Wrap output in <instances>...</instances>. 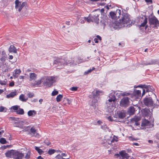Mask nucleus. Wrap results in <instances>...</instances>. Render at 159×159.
I'll return each instance as SVG.
<instances>
[{"instance_id": "nucleus-1", "label": "nucleus", "mask_w": 159, "mask_h": 159, "mask_svg": "<svg viewBox=\"0 0 159 159\" xmlns=\"http://www.w3.org/2000/svg\"><path fill=\"white\" fill-rule=\"evenodd\" d=\"M131 22L129 15L127 13H125L122 15V17L120 20V22H115V24L117 26L115 28H116L125 27H130L132 25Z\"/></svg>"}, {"instance_id": "nucleus-2", "label": "nucleus", "mask_w": 159, "mask_h": 159, "mask_svg": "<svg viewBox=\"0 0 159 159\" xmlns=\"http://www.w3.org/2000/svg\"><path fill=\"white\" fill-rule=\"evenodd\" d=\"M43 77L44 78V79H43V84L44 86L47 87H50L52 86L56 80V77L53 76H44Z\"/></svg>"}, {"instance_id": "nucleus-3", "label": "nucleus", "mask_w": 159, "mask_h": 159, "mask_svg": "<svg viewBox=\"0 0 159 159\" xmlns=\"http://www.w3.org/2000/svg\"><path fill=\"white\" fill-rule=\"evenodd\" d=\"M103 94L102 91L96 90L95 92V94L93 95V98L92 100V103L91 106L94 108L95 110H97L98 109V104L97 103V97L98 96L102 95Z\"/></svg>"}, {"instance_id": "nucleus-4", "label": "nucleus", "mask_w": 159, "mask_h": 159, "mask_svg": "<svg viewBox=\"0 0 159 159\" xmlns=\"http://www.w3.org/2000/svg\"><path fill=\"white\" fill-rule=\"evenodd\" d=\"M143 102L145 105L148 106H153L154 107L156 106L159 107V102L158 99L156 100V103H154L153 102L151 97L145 98L143 100Z\"/></svg>"}, {"instance_id": "nucleus-5", "label": "nucleus", "mask_w": 159, "mask_h": 159, "mask_svg": "<svg viewBox=\"0 0 159 159\" xmlns=\"http://www.w3.org/2000/svg\"><path fill=\"white\" fill-rule=\"evenodd\" d=\"M149 23L150 25L154 28L157 29L159 26V22L155 16L149 18Z\"/></svg>"}, {"instance_id": "nucleus-6", "label": "nucleus", "mask_w": 159, "mask_h": 159, "mask_svg": "<svg viewBox=\"0 0 159 159\" xmlns=\"http://www.w3.org/2000/svg\"><path fill=\"white\" fill-rule=\"evenodd\" d=\"M54 64H58V65H63L64 66L66 65L70 62L69 61H67L65 59L62 58H55L53 62Z\"/></svg>"}, {"instance_id": "nucleus-7", "label": "nucleus", "mask_w": 159, "mask_h": 159, "mask_svg": "<svg viewBox=\"0 0 159 159\" xmlns=\"http://www.w3.org/2000/svg\"><path fill=\"white\" fill-rule=\"evenodd\" d=\"M120 92V91L118 90L116 91H112L109 94V98L108 101L110 102H114L116 100L115 96H117L118 94Z\"/></svg>"}, {"instance_id": "nucleus-8", "label": "nucleus", "mask_w": 159, "mask_h": 159, "mask_svg": "<svg viewBox=\"0 0 159 159\" xmlns=\"http://www.w3.org/2000/svg\"><path fill=\"white\" fill-rule=\"evenodd\" d=\"M11 109L14 110V112H16V114L19 115H22L24 114V111L23 109L20 108V106L15 105L12 106Z\"/></svg>"}, {"instance_id": "nucleus-9", "label": "nucleus", "mask_w": 159, "mask_h": 159, "mask_svg": "<svg viewBox=\"0 0 159 159\" xmlns=\"http://www.w3.org/2000/svg\"><path fill=\"white\" fill-rule=\"evenodd\" d=\"M15 7L16 9H18V11H20L22 8L25 6L26 3L23 2L21 3V2H20L19 0H16L15 2Z\"/></svg>"}, {"instance_id": "nucleus-10", "label": "nucleus", "mask_w": 159, "mask_h": 159, "mask_svg": "<svg viewBox=\"0 0 159 159\" xmlns=\"http://www.w3.org/2000/svg\"><path fill=\"white\" fill-rule=\"evenodd\" d=\"M129 103V98L128 97H124L122 98L120 102L121 107H126L127 106Z\"/></svg>"}, {"instance_id": "nucleus-11", "label": "nucleus", "mask_w": 159, "mask_h": 159, "mask_svg": "<svg viewBox=\"0 0 159 159\" xmlns=\"http://www.w3.org/2000/svg\"><path fill=\"white\" fill-rule=\"evenodd\" d=\"M120 155L123 158H126L127 159H131V158H129L130 157L129 155V154L125 152V151H122L119 152V154H116L115 155L117 157H120Z\"/></svg>"}, {"instance_id": "nucleus-12", "label": "nucleus", "mask_w": 159, "mask_h": 159, "mask_svg": "<svg viewBox=\"0 0 159 159\" xmlns=\"http://www.w3.org/2000/svg\"><path fill=\"white\" fill-rule=\"evenodd\" d=\"M90 16L91 17V20L92 22H94L97 23H98L99 18L98 17L99 15L98 14L93 13L90 14Z\"/></svg>"}, {"instance_id": "nucleus-13", "label": "nucleus", "mask_w": 159, "mask_h": 159, "mask_svg": "<svg viewBox=\"0 0 159 159\" xmlns=\"http://www.w3.org/2000/svg\"><path fill=\"white\" fill-rule=\"evenodd\" d=\"M23 154L17 151H15L13 157L14 159H22L24 156Z\"/></svg>"}, {"instance_id": "nucleus-14", "label": "nucleus", "mask_w": 159, "mask_h": 159, "mask_svg": "<svg viewBox=\"0 0 159 159\" xmlns=\"http://www.w3.org/2000/svg\"><path fill=\"white\" fill-rule=\"evenodd\" d=\"M140 87H143L145 89H143L142 95H143L145 94V91L148 92V91H151V90H152V88H153V87L150 85H141Z\"/></svg>"}, {"instance_id": "nucleus-15", "label": "nucleus", "mask_w": 159, "mask_h": 159, "mask_svg": "<svg viewBox=\"0 0 159 159\" xmlns=\"http://www.w3.org/2000/svg\"><path fill=\"white\" fill-rule=\"evenodd\" d=\"M30 134H32L33 136L39 137V134L37 133V130L35 129L34 127H32L30 129Z\"/></svg>"}, {"instance_id": "nucleus-16", "label": "nucleus", "mask_w": 159, "mask_h": 159, "mask_svg": "<svg viewBox=\"0 0 159 159\" xmlns=\"http://www.w3.org/2000/svg\"><path fill=\"white\" fill-rule=\"evenodd\" d=\"M44 78L42 77L41 79L37 80L35 81L34 83L32 84V85L34 87L36 86H39V85L41 84L43 82V79H44Z\"/></svg>"}, {"instance_id": "nucleus-17", "label": "nucleus", "mask_w": 159, "mask_h": 159, "mask_svg": "<svg viewBox=\"0 0 159 159\" xmlns=\"http://www.w3.org/2000/svg\"><path fill=\"white\" fill-rule=\"evenodd\" d=\"M14 152L15 151L13 150L8 151L5 153V156L7 157L13 158Z\"/></svg>"}, {"instance_id": "nucleus-18", "label": "nucleus", "mask_w": 159, "mask_h": 159, "mask_svg": "<svg viewBox=\"0 0 159 159\" xmlns=\"http://www.w3.org/2000/svg\"><path fill=\"white\" fill-rule=\"evenodd\" d=\"M120 10L119 9L117 10L116 14L114 12H111L110 13V15L111 16V17L112 19H115L116 18V16L118 14L120 15Z\"/></svg>"}, {"instance_id": "nucleus-19", "label": "nucleus", "mask_w": 159, "mask_h": 159, "mask_svg": "<svg viewBox=\"0 0 159 159\" xmlns=\"http://www.w3.org/2000/svg\"><path fill=\"white\" fill-rule=\"evenodd\" d=\"M24 122L23 121H21L19 122H15L14 124V126L16 127H19L21 129L23 128Z\"/></svg>"}, {"instance_id": "nucleus-20", "label": "nucleus", "mask_w": 159, "mask_h": 159, "mask_svg": "<svg viewBox=\"0 0 159 159\" xmlns=\"http://www.w3.org/2000/svg\"><path fill=\"white\" fill-rule=\"evenodd\" d=\"M144 20L143 22L139 26L140 28L141 27H145V29H146L148 26L147 25H146L148 22V19L146 16H144Z\"/></svg>"}, {"instance_id": "nucleus-21", "label": "nucleus", "mask_w": 159, "mask_h": 159, "mask_svg": "<svg viewBox=\"0 0 159 159\" xmlns=\"http://www.w3.org/2000/svg\"><path fill=\"white\" fill-rule=\"evenodd\" d=\"M17 92L16 90L14 91L11 92L9 94L6 95V98H12L17 95Z\"/></svg>"}, {"instance_id": "nucleus-22", "label": "nucleus", "mask_w": 159, "mask_h": 159, "mask_svg": "<svg viewBox=\"0 0 159 159\" xmlns=\"http://www.w3.org/2000/svg\"><path fill=\"white\" fill-rule=\"evenodd\" d=\"M30 80L32 81V80H35L37 78V75L34 73H30Z\"/></svg>"}, {"instance_id": "nucleus-23", "label": "nucleus", "mask_w": 159, "mask_h": 159, "mask_svg": "<svg viewBox=\"0 0 159 159\" xmlns=\"http://www.w3.org/2000/svg\"><path fill=\"white\" fill-rule=\"evenodd\" d=\"M10 52H13L16 53L17 52V49L13 45H11L8 49Z\"/></svg>"}, {"instance_id": "nucleus-24", "label": "nucleus", "mask_w": 159, "mask_h": 159, "mask_svg": "<svg viewBox=\"0 0 159 159\" xmlns=\"http://www.w3.org/2000/svg\"><path fill=\"white\" fill-rule=\"evenodd\" d=\"M21 73V70L20 69H16L14 70L13 74V76L15 78H17Z\"/></svg>"}, {"instance_id": "nucleus-25", "label": "nucleus", "mask_w": 159, "mask_h": 159, "mask_svg": "<svg viewBox=\"0 0 159 159\" xmlns=\"http://www.w3.org/2000/svg\"><path fill=\"white\" fill-rule=\"evenodd\" d=\"M140 120V117L135 116L131 119L130 122L131 124H133L134 122L139 121Z\"/></svg>"}, {"instance_id": "nucleus-26", "label": "nucleus", "mask_w": 159, "mask_h": 159, "mask_svg": "<svg viewBox=\"0 0 159 159\" xmlns=\"http://www.w3.org/2000/svg\"><path fill=\"white\" fill-rule=\"evenodd\" d=\"M149 65H154L157 64V61L156 60L152 59L150 60L147 61Z\"/></svg>"}, {"instance_id": "nucleus-27", "label": "nucleus", "mask_w": 159, "mask_h": 159, "mask_svg": "<svg viewBox=\"0 0 159 159\" xmlns=\"http://www.w3.org/2000/svg\"><path fill=\"white\" fill-rule=\"evenodd\" d=\"M120 92H119L118 95L117 96V97L118 98H119L120 97V96H128L130 94V93H128L126 92H124L123 93H121V92H122V91H120Z\"/></svg>"}, {"instance_id": "nucleus-28", "label": "nucleus", "mask_w": 159, "mask_h": 159, "mask_svg": "<svg viewBox=\"0 0 159 159\" xmlns=\"http://www.w3.org/2000/svg\"><path fill=\"white\" fill-rule=\"evenodd\" d=\"M135 111V109L134 107H130L128 110V112L130 115H133L134 114Z\"/></svg>"}, {"instance_id": "nucleus-29", "label": "nucleus", "mask_w": 159, "mask_h": 159, "mask_svg": "<svg viewBox=\"0 0 159 159\" xmlns=\"http://www.w3.org/2000/svg\"><path fill=\"white\" fill-rule=\"evenodd\" d=\"M19 99L22 102H25L27 100V98H25V95L23 94H21L20 96Z\"/></svg>"}, {"instance_id": "nucleus-30", "label": "nucleus", "mask_w": 159, "mask_h": 159, "mask_svg": "<svg viewBox=\"0 0 159 159\" xmlns=\"http://www.w3.org/2000/svg\"><path fill=\"white\" fill-rule=\"evenodd\" d=\"M149 122L147 120H143L141 124V126H142L148 125L149 124Z\"/></svg>"}, {"instance_id": "nucleus-31", "label": "nucleus", "mask_w": 159, "mask_h": 159, "mask_svg": "<svg viewBox=\"0 0 159 159\" xmlns=\"http://www.w3.org/2000/svg\"><path fill=\"white\" fill-rule=\"evenodd\" d=\"M125 114L123 112H120L118 114V117L121 119L124 118L125 116Z\"/></svg>"}, {"instance_id": "nucleus-32", "label": "nucleus", "mask_w": 159, "mask_h": 159, "mask_svg": "<svg viewBox=\"0 0 159 159\" xmlns=\"http://www.w3.org/2000/svg\"><path fill=\"white\" fill-rule=\"evenodd\" d=\"M35 150L37 151L39 155H41L44 152L41 149H40L39 147L35 146Z\"/></svg>"}, {"instance_id": "nucleus-33", "label": "nucleus", "mask_w": 159, "mask_h": 159, "mask_svg": "<svg viewBox=\"0 0 159 159\" xmlns=\"http://www.w3.org/2000/svg\"><path fill=\"white\" fill-rule=\"evenodd\" d=\"M63 97V95L61 94H59L57 96L56 98V101L57 102H60Z\"/></svg>"}, {"instance_id": "nucleus-34", "label": "nucleus", "mask_w": 159, "mask_h": 159, "mask_svg": "<svg viewBox=\"0 0 159 159\" xmlns=\"http://www.w3.org/2000/svg\"><path fill=\"white\" fill-rule=\"evenodd\" d=\"M95 69V68L94 67H93L92 69H90L87 70V71H85L84 73V75H87L89 73H91L92 71L93 70Z\"/></svg>"}, {"instance_id": "nucleus-35", "label": "nucleus", "mask_w": 159, "mask_h": 159, "mask_svg": "<svg viewBox=\"0 0 159 159\" xmlns=\"http://www.w3.org/2000/svg\"><path fill=\"white\" fill-rule=\"evenodd\" d=\"M36 114V112L34 110H30L28 112V115L29 116L33 115V113Z\"/></svg>"}, {"instance_id": "nucleus-36", "label": "nucleus", "mask_w": 159, "mask_h": 159, "mask_svg": "<svg viewBox=\"0 0 159 159\" xmlns=\"http://www.w3.org/2000/svg\"><path fill=\"white\" fill-rule=\"evenodd\" d=\"M7 111V109L3 106H1L0 107V112H6Z\"/></svg>"}, {"instance_id": "nucleus-37", "label": "nucleus", "mask_w": 159, "mask_h": 159, "mask_svg": "<svg viewBox=\"0 0 159 159\" xmlns=\"http://www.w3.org/2000/svg\"><path fill=\"white\" fill-rule=\"evenodd\" d=\"M86 17L81 18L79 20V21L82 24H83L86 20Z\"/></svg>"}, {"instance_id": "nucleus-38", "label": "nucleus", "mask_w": 159, "mask_h": 159, "mask_svg": "<svg viewBox=\"0 0 159 159\" xmlns=\"http://www.w3.org/2000/svg\"><path fill=\"white\" fill-rule=\"evenodd\" d=\"M141 91L139 90H136L134 92V94L135 95L137 96H139L141 94Z\"/></svg>"}, {"instance_id": "nucleus-39", "label": "nucleus", "mask_w": 159, "mask_h": 159, "mask_svg": "<svg viewBox=\"0 0 159 159\" xmlns=\"http://www.w3.org/2000/svg\"><path fill=\"white\" fill-rule=\"evenodd\" d=\"M0 143L2 144H4L6 143L7 141L4 138H1L0 139Z\"/></svg>"}, {"instance_id": "nucleus-40", "label": "nucleus", "mask_w": 159, "mask_h": 159, "mask_svg": "<svg viewBox=\"0 0 159 159\" xmlns=\"http://www.w3.org/2000/svg\"><path fill=\"white\" fill-rule=\"evenodd\" d=\"M56 152V150L54 149H49L48 151V153L50 155L53 154Z\"/></svg>"}, {"instance_id": "nucleus-41", "label": "nucleus", "mask_w": 159, "mask_h": 159, "mask_svg": "<svg viewBox=\"0 0 159 159\" xmlns=\"http://www.w3.org/2000/svg\"><path fill=\"white\" fill-rule=\"evenodd\" d=\"M7 58V55L4 54V56H3L0 58V60L2 62H4L6 60Z\"/></svg>"}, {"instance_id": "nucleus-42", "label": "nucleus", "mask_w": 159, "mask_h": 159, "mask_svg": "<svg viewBox=\"0 0 159 159\" xmlns=\"http://www.w3.org/2000/svg\"><path fill=\"white\" fill-rule=\"evenodd\" d=\"M9 118L12 120H14L15 121H17L19 120V118H18L15 117H10Z\"/></svg>"}, {"instance_id": "nucleus-43", "label": "nucleus", "mask_w": 159, "mask_h": 159, "mask_svg": "<svg viewBox=\"0 0 159 159\" xmlns=\"http://www.w3.org/2000/svg\"><path fill=\"white\" fill-rule=\"evenodd\" d=\"M30 152L29 151H28L25 156V158L26 159L29 158H30Z\"/></svg>"}, {"instance_id": "nucleus-44", "label": "nucleus", "mask_w": 159, "mask_h": 159, "mask_svg": "<svg viewBox=\"0 0 159 159\" xmlns=\"http://www.w3.org/2000/svg\"><path fill=\"white\" fill-rule=\"evenodd\" d=\"M29 128H30L29 126H23V128H21V129H24V131H28L29 130Z\"/></svg>"}, {"instance_id": "nucleus-45", "label": "nucleus", "mask_w": 159, "mask_h": 159, "mask_svg": "<svg viewBox=\"0 0 159 159\" xmlns=\"http://www.w3.org/2000/svg\"><path fill=\"white\" fill-rule=\"evenodd\" d=\"M58 93V92L57 91L54 90L52 93V96H54L56 95H57Z\"/></svg>"}, {"instance_id": "nucleus-46", "label": "nucleus", "mask_w": 159, "mask_h": 159, "mask_svg": "<svg viewBox=\"0 0 159 159\" xmlns=\"http://www.w3.org/2000/svg\"><path fill=\"white\" fill-rule=\"evenodd\" d=\"M0 84L2 85H5L7 84V82L5 80H1L0 81Z\"/></svg>"}, {"instance_id": "nucleus-47", "label": "nucleus", "mask_w": 159, "mask_h": 159, "mask_svg": "<svg viewBox=\"0 0 159 159\" xmlns=\"http://www.w3.org/2000/svg\"><path fill=\"white\" fill-rule=\"evenodd\" d=\"M70 89L72 91H76L77 90V87H72Z\"/></svg>"}, {"instance_id": "nucleus-48", "label": "nucleus", "mask_w": 159, "mask_h": 159, "mask_svg": "<svg viewBox=\"0 0 159 159\" xmlns=\"http://www.w3.org/2000/svg\"><path fill=\"white\" fill-rule=\"evenodd\" d=\"M141 64L143 65H149L148 64V63L147 61H143L142 62Z\"/></svg>"}, {"instance_id": "nucleus-49", "label": "nucleus", "mask_w": 159, "mask_h": 159, "mask_svg": "<svg viewBox=\"0 0 159 159\" xmlns=\"http://www.w3.org/2000/svg\"><path fill=\"white\" fill-rule=\"evenodd\" d=\"M86 20L88 22H90L92 21V20H91V17L90 16V14L89 15V17L86 18Z\"/></svg>"}, {"instance_id": "nucleus-50", "label": "nucleus", "mask_w": 159, "mask_h": 159, "mask_svg": "<svg viewBox=\"0 0 159 159\" xmlns=\"http://www.w3.org/2000/svg\"><path fill=\"white\" fill-rule=\"evenodd\" d=\"M28 97L30 98H32L34 96V94L33 93H28Z\"/></svg>"}, {"instance_id": "nucleus-51", "label": "nucleus", "mask_w": 159, "mask_h": 159, "mask_svg": "<svg viewBox=\"0 0 159 159\" xmlns=\"http://www.w3.org/2000/svg\"><path fill=\"white\" fill-rule=\"evenodd\" d=\"M55 158L57 159H61L62 157L60 154H58L56 156Z\"/></svg>"}, {"instance_id": "nucleus-52", "label": "nucleus", "mask_w": 159, "mask_h": 159, "mask_svg": "<svg viewBox=\"0 0 159 159\" xmlns=\"http://www.w3.org/2000/svg\"><path fill=\"white\" fill-rule=\"evenodd\" d=\"M148 110L147 109H144L143 110V112H144V115L145 116L147 115L148 114V112L147 111Z\"/></svg>"}, {"instance_id": "nucleus-53", "label": "nucleus", "mask_w": 159, "mask_h": 159, "mask_svg": "<svg viewBox=\"0 0 159 159\" xmlns=\"http://www.w3.org/2000/svg\"><path fill=\"white\" fill-rule=\"evenodd\" d=\"M145 2L147 3H149L150 4L152 3V0H145Z\"/></svg>"}, {"instance_id": "nucleus-54", "label": "nucleus", "mask_w": 159, "mask_h": 159, "mask_svg": "<svg viewBox=\"0 0 159 159\" xmlns=\"http://www.w3.org/2000/svg\"><path fill=\"white\" fill-rule=\"evenodd\" d=\"M107 118L108 120H110L111 121H112L113 120V119L111 116H109Z\"/></svg>"}, {"instance_id": "nucleus-55", "label": "nucleus", "mask_w": 159, "mask_h": 159, "mask_svg": "<svg viewBox=\"0 0 159 159\" xmlns=\"http://www.w3.org/2000/svg\"><path fill=\"white\" fill-rule=\"evenodd\" d=\"M134 125H135L136 126H138L139 125V123L138 122V121L137 122H134Z\"/></svg>"}, {"instance_id": "nucleus-56", "label": "nucleus", "mask_w": 159, "mask_h": 159, "mask_svg": "<svg viewBox=\"0 0 159 159\" xmlns=\"http://www.w3.org/2000/svg\"><path fill=\"white\" fill-rule=\"evenodd\" d=\"M45 143L48 146L49 145L51 144V143L49 141H46L45 142Z\"/></svg>"}, {"instance_id": "nucleus-57", "label": "nucleus", "mask_w": 159, "mask_h": 159, "mask_svg": "<svg viewBox=\"0 0 159 159\" xmlns=\"http://www.w3.org/2000/svg\"><path fill=\"white\" fill-rule=\"evenodd\" d=\"M14 83L13 82H11L9 84V86H13L14 85Z\"/></svg>"}, {"instance_id": "nucleus-58", "label": "nucleus", "mask_w": 159, "mask_h": 159, "mask_svg": "<svg viewBox=\"0 0 159 159\" xmlns=\"http://www.w3.org/2000/svg\"><path fill=\"white\" fill-rule=\"evenodd\" d=\"M7 147H8L7 146L4 145V146H2L1 147V148L3 149H6L7 148Z\"/></svg>"}, {"instance_id": "nucleus-59", "label": "nucleus", "mask_w": 159, "mask_h": 159, "mask_svg": "<svg viewBox=\"0 0 159 159\" xmlns=\"http://www.w3.org/2000/svg\"><path fill=\"white\" fill-rule=\"evenodd\" d=\"M93 40L95 43H98V42L97 38H95Z\"/></svg>"}, {"instance_id": "nucleus-60", "label": "nucleus", "mask_w": 159, "mask_h": 159, "mask_svg": "<svg viewBox=\"0 0 159 159\" xmlns=\"http://www.w3.org/2000/svg\"><path fill=\"white\" fill-rule=\"evenodd\" d=\"M97 123L99 124V125H101L102 124V122L100 120H99L98 121H97Z\"/></svg>"}, {"instance_id": "nucleus-61", "label": "nucleus", "mask_w": 159, "mask_h": 159, "mask_svg": "<svg viewBox=\"0 0 159 159\" xmlns=\"http://www.w3.org/2000/svg\"><path fill=\"white\" fill-rule=\"evenodd\" d=\"M97 38L98 39L100 40H101V38L100 36L98 35L97 36Z\"/></svg>"}, {"instance_id": "nucleus-62", "label": "nucleus", "mask_w": 159, "mask_h": 159, "mask_svg": "<svg viewBox=\"0 0 159 159\" xmlns=\"http://www.w3.org/2000/svg\"><path fill=\"white\" fill-rule=\"evenodd\" d=\"M61 156L62 157H65L67 155L66 153H62L61 154Z\"/></svg>"}, {"instance_id": "nucleus-63", "label": "nucleus", "mask_w": 159, "mask_h": 159, "mask_svg": "<svg viewBox=\"0 0 159 159\" xmlns=\"http://www.w3.org/2000/svg\"><path fill=\"white\" fill-rule=\"evenodd\" d=\"M129 138L130 140H136L135 139H134V138H133L132 137H129Z\"/></svg>"}, {"instance_id": "nucleus-64", "label": "nucleus", "mask_w": 159, "mask_h": 159, "mask_svg": "<svg viewBox=\"0 0 159 159\" xmlns=\"http://www.w3.org/2000/svg\"><path fill=\"white\" fill-rule=\"evenodd\" d=\"M67 101L68 103L69 104H70L71 103V101L70 99H67Z\"/></svg>"}]
</instances>
